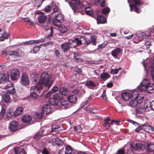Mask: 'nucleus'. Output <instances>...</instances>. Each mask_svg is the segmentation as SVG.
<instances>
[{
	"instance_id": "f257e3e1",
	"label": "nucleus",
	"mask_w": 154,
	"mask_h": 154,
	"mask_svg": "<svg viewBox=\"0 0 154 154\" xmlns=\"http://www.w3.org/2000/svg\"><path fill=\"white\" fill-rule=\"evenodd\" d=\"M143 99V97L139 95L137 91L133 92L132 95V100L129 103V105L133 107H135L137 104L142 103Z\"/></svg>"
},
{
	"instance_id": "f03ea898",
	"label": "nucleus",
	"mask_w": 154,
	"mask_h": 154,
	"mask_svg": "<svg viewBox=\"0 0 154 154\" xmlns=\"http://www.w3.org/2000/svg\"><path fill=\"white\" fill-rule=\"evenodd\" d=\"M50 79L51 77L48 73L44 72L41 76V78L38 84L43 86V85L45 86H48V88H49L51 86L50 84H49Z\"/></svg>"
},
{
	"instance_id": "7ed1b4c3",
	"label": "nucleus",
	"mask_w": 154,
	"mask_h": 154,
	"mask_svg": "<svg viewBox=\"0 0 154 154\" xmlns=\"http://www.w3.org/2000/svg\"><path fill=\"white\" fill-rule=\"evenodd\" d=\"M43 88V86L38 83L36 86L31 87L30 88V96L34 99H36L39 96Z\"/></svg>"
},
{
	"instance_id": "20e7f679",
	"label": "nucleus",
	"mask_w": 154,
	"mask_h": 154,
	"mask_svg": "<svg viewBox=\"0 0 154 154\" xmlns=\"http://www.w3.org/2000/svg\"><path fill=\"white\" fill-rule=\"evenodd\" d=\"M130 146L134 150L136 151H144L146 149L144 145L140 143H130Z\"/></svg>"
},
{
	"instance_id": "39448f33",
	"label": "nucleus",
	"mask_w": 154,
	"mask_h": 154,
	"mask_svg": "<svg viewBox=\"0 0 154 154\" xmlns=\"http://www.w3.org/2000/svg\"><path fill=\"white\" fill-rule=\"evenodd\" d=\"M20 75V72L19 70L17 69H12L10 73V76L12 81H15L18 79Z\"/></svg>"
},
{
	"instance_id": "423d86ee",
	"label": "nucleus",
	"mask_w": 154,
	"mask_h": 154,
	"mask_svg": "<svg viewBox=\"0 0 154 154\" xmlns=\"http://www.w3.org/2000/svg\"><path fill=\"white\" fill-rule=\"evenodd\" d=\"M19 125L17 122L14 121H12L9 123L8 129L11 132H15L18 130Z\"/></svg>"
},
{
	"instance_id": "0eeeda50",
	"label": "nucleus",
	"mask_w": 154,
	"mask_h": 154,
	"mask_svg": "<svg viewBox=\"0 0 154 154\" xmlns=\"http://www.w3.org/2000/svg\"><path fill=\"white\" fill-rule=\"evenodd\" d=\"M51 20L49 19L48 20L47 23L44 24L42 26V28L45 30H48L50 27V33L48 36L49 37H51L53 36V30L52 27L51 26Z\"/></svg>"
},
{
	"instance_id": "6e6552de",
	"label": "nucleus",
	"mask_w": 154,
	"mask_h": 154,
	"mask_svg": "<svg viewBox=\"0 0 154 154\" xmlns=\"http://www.w3.org/2000/svg\"><path fill=\"white\" fill-rule=\"evenodd\" d=\"M69 4L73 10H77L81 7V3L79 0H71Z\"/></svg>"
},
{
	"instance_id": "1a4fd4ad",
	"label": "nucleus",
	"mask_w": 154,
	"mask_h": 154,
	"mask_svg": "<svg viewBox=\"0 0 154 154\" xmlns=\"http://www.w3.org/2000/svg\"><path fill=\"white\" fill-rule=\"evenodd\" d=\"M20 82L24 85H27L29 84V80L28 75L25 73H23L21 78Z\"/></svg>"
},
{
	"instance_id": "9d476101",
	"label": "nucleus",
	"mask_w": 154,
	"mask_h": 154,
	"mask_svg": "<svg viewBox=\"0 0 154 154\" xmlns=\"http://www.w3.org/2000/svg\"><path fill=\"white\" fill-rule=\"evenodd\" d=\"M9 75L8 73L6 74H0V84L4 81L8 82L9 79Z\"/></svg>"
},
{
	"instance_id": "9b49d317",
	"label": "nucleus",
	"mask_w": 154,
	"mask_h": 154,
	"mask_svg": "<svg viewBox=\"0 0 154 154\" xmlns=\"http://www.w3.org/2000/svg\"><path fill=\"white\" fill-rule=\"evenodd\" d=\"M150 83L149 80L147 79H145L143 80L140 85L138 87V89L140 91H143L142 88L143 87H146L149 85Z\"/></svg>"
},
{
	"instance_id": "f8f14e48",
	"label": "nucleus",
	"mask_w": 154,
	"mask_h": 154,
	"mask_svg": "<svg viewBox=\"0 0 154 154\" xmlns=\"http://www.w3.org/2000/svg\"><path fill=\"white\" fill-rule=\"evenodd\" d=\"M144 130L146 132L154 134V128L151 125L146 123L144 124Z\"/></svg>"
},
{
	"instance_id": "ddd939ff",
	"label": "nucleus",
	"mask_w": 154,
	"mask_h": 154,
	"mask_svg": "<svg viewBox=\"0 0 154 154\" xmlns=\"http://www.w3.org/2000/svg\"><path fill=\"white\" fill-rule=\"evenodd\" d=\"M132 92L130 94L128 92H124L122 93L121 96L122 99L125 100H128L131 98L132 100Z\"/></svg>"
},
{
	"instance_id": "4468645a",
	"label": "nucleus",
	"mask_w": 154,
	"mask_h": 154,
	"mask_svg": "<svg viewBox=\"0 0 154 154\" xmlns=\"http://www.w3.org/2000/svg\"><path fill=\"white\" fill-rule=\"evenodd\" d=\"M59 91L62 96L63 95L66 96L68 94L69 92V89L65 87L60 88L59 89Z\"/></svg>"
},
{
	"instance_id": "2eb2a0df",
	"label": "nucleus",
	"mask_w": 154,
	"mask_h": 154,
	"mask_svg": "<svg viewBox=\"0 0 154 154\" xmlns=\"http://www.w3.org/2000/svg\"><path fill=\"white\" fill-rule=\"evenodd\" d=\"M67 99L70 103H75L77 101V97L74 95L70 94L67 97Z\"/></svg>"
},
{
	"instance_id": "dca6fc26",
	"label": "nucleus",
	"mask_w": 154,
	"mask_h": 154,
	"mask_svg": "<svg viewBox=\"0 0 154 154\" xmlns=\"http://www.w3.org/2000/svg\"><path fill=\"white\" fill-rule=\"evenodd\" d=\"M98 21L97 23L103 24L106 23V19L105 17L102 15H98L97 16Z\"/></svg>"
},
{
	"instance_id": "f3484780",
	"label": "nucleus",
	"mask_w": 154,
	"mask_h": 154,
	"mask_svg": "<svg viewBox=\"0 0 154 154\" xmlns=\"http://www.w3.org/2000/svg\"><path fill=\"white\" fill-rule=\"evenodd\" d=\"M32 117L29 115L23 116L22 118V121L24 123H29L32 120Z\"/></svg>"
},
{
	"instance_id": "a211bd4d",
	"label": "nucleus",
	"mask_w": 154,
	"mask_h": 154,
	"mask_svg": "<svg viewBox=\"0 0 154 154\" xmlns=\"http://www.w3.org/2000/svg\"><path fill=\"white\" fill-rule=\"evenodd\" d=\"M97 40L94 35H92L89 40L86 43V45H88L90 44H92L93 45H96Z\"/></svg>"
},
{
	"instance_id": "6ab92c4d",
	"label": "nucleus",
	"mask_w": 154,
	"mask_h": 154,
	"mask_svg": "<svg viewBox=\"0 0 154 154\" xmlns=\"http://www.w3.org/2000/svg\"><path fill=\"white\" fill-rule=\"evenodd\" d=\"M51 106L50 105L47 104L44 105L42 108V111L44 113L46 112V114L49 113L51 111Z\"/></svg>"
},
{
	"instance_id": "aec40b11",
	"label": "nucleus",
	"mask_w": 154,
	"mask_h": 154,
	"mask_svg": "<svg viewBox=\"0 0 154 154\" xmlns=\"http://www.w3.org/2000/svg\"><path fill=\"white\" fill-rule=\"evenodd\" d=\"M129 5L131 11H134L137 13H140V9L138 8L137 6L135 5L130 4Z\"/></svg>"
},
{
	"instance_id": "412c9836",
	"label": "nucleus",
	"mask_w": 154,
	"mask_h": 154,
	"mask_svg": "<svg viewBox=\"0 0 154 154\" xmlns=\"http://www.w3.org/2000/svg\"><path fill=\"white\" fill-rule=\"evenodd\" d=\"M153 39H147L145 40V42L143 46V48L146 49H149L152 45L151 42Z\"/></svg>"
},
{
	"instance_id": "4be33fe9",
	"label": "nucleus",
	"mask_w": 154,
	"mask_h": 154,
	"mask_svg": "<svg viewBox=\"0 0 154 154\" xmlns=\"http://www.w3.org/2000/svg\"><path fill=\"white\" fill-rule=\"evenodd\" d=\"M146 149L148 152H153L154 151V144L152 143H148Z\"/></svg>"
},
{
	"instance_id": "5701e85b",
	"label": "nucleus",
	"mask_w": 154,
	"mask_h": 154,
	"mask_svg": "<svg viewBox=\"0 0 154 154\" xmlns=\"http://www.w3.org/2000/svg\"><path fill=\"white\" fill-rule=\"evenodd\" d=\"M23 112V108L21 107H19L17 108L16 110L14 112L13 115L14 116H17L22 114Z\"/></svg>"
},
{
	"instance_id": "b1692460",
	"label": "nucleus",
	"mask_w": 154,
	"mask_h": 154,
	"mask_svg": "<svg viewBox=\"0 0 154 154\" xmlns=\"http://www.w3.org/2000/svg\"><path fill=\"white\" fill-rule=\"evenodd\" d=\"M59 89L58 87L55 86L53 87L52 89L47 94L46 97H48L51 95V94L54 92H55L58 91Z\"/></svg>"
},
{
	"instance_id": "393cba45",
	"label": "nucleus",
	"mask_w": 154,
	"mask_h": 154,
	"mask_svg": "<svg viewBox=\"0 0 154 154\" xmlns=\"http://www.w3.org/2000/svg\"><path fill=\"white\" fill-rule=\"evenodd\" d=\"M121 51V49L120 48H117L111 51V54L113 57H117Z\"/></svg>"
},
{
	"instance_id": "a878e982",
	"label": "nucleus",
	"mask_w": 154,
	"mask_h": 154,
	"mask_svg": "<svg viewBox=\"0 0 154 154\" xmlns=\"http://www.w3.org/2000/svg\"><path fill=\"white\" fill-rule=\"evenodd\" d=\"M143 88H142L143 91H147L152 90L154 89V83H153L152 84L150 83L148 86L146 87H143Z\"/></svg>"
},
{
	"instance_id": "bb28decb",
	"label": "nucleus",
	"mask_w": 154,
	"mask_h": 154,
	"mask_svg": "<svg viewBox=\"0 0 154 154\" xmlns=\"http://www.w3.org/2000/svg\"><path fill=\"white\" fill-rule=\"evenodd\" d=\"M65 150V154H76L74 152H72V149L71 147L69 145L66 146Z\"/></svg>"
},
{
	"instance_id": "cd10ccee",
	"label": "nucleus",
	"mask_w": 154,
	"mask_h": 154,
	"mask_svg": "<svg viewBox=\"0 0 154 154\" xmlns=\"http://www.w3.org/2000/svg\"><path fill=\"white\" fill-rule=\"evenodd\" d=\"M61 48L64 52H67L69 49V45L68 42L63 43L61 45Z\"/></svg>"
},
{
	"instance_id": "c85d7f7f",
	"label": "nucleus",
	"mask_w": 154,
	"mask_h": 154,
	"mask_svg": "<svg viewBox=\"0 0 154 154\" xmlns=\"http://www.w3.org/2000/svg\"><path fill=\"white\" fill-rule=\"evenodd\" d=\"M8 55L11 56H13L14 57H19L20 55L18 50L16 51H12L8 52Z\"/></svg>"
},
{
	"instance_id": "c756f323",
	"label": "nucleus",
	"mask_w": 154,
	"mask_h": 154,
	"mask_svg": "<svg viewBox=\"0 0 154 154\" xmlns=\"http://www.w3.org/2000/svg\"><path fill=\"white\" fill-rule=\"evenodd\" d=\"M90 105L87 106L85 108V110L86 111H89L91 113L94 114L97 113V109L95 108H92L90 107Z\"/></svg>"
},
{
	"instance_id": "7c9ffc66",
	"label": "nucleus",
	"mask_w": 154,
	"mask_h": 154,
	"mask_svg": "<svg viewBox=\"0 0 154 154\" xmlns=\"http://www.w3.org/2000/svg\"><path fill=\"white\" fill-rule=\"evenodd\" d=\"M47 19V17L45 15H40L38 17V22L39 23H44Z\"/></svg>"
},
{
	"instance_id": "2f4dec72",
	"label": "nucleus",
	"mask_w": 154,
	"mask_h": 154,
	"mask_svg": "<svg viewBox=\"0 0 154 154\" xmlns=\"http://www.w3.org/2000/svg\"><path fill=\"white\" fill-rule=\"evenodd\" d=\"M110 119L109 117H107L104 120V123L103 124V126L104 127L106 128H109L110 127V125L111 123H109Z\"/></svg>"
},
{
	"instance_id": "473e14b6",
	"label": "nucleus",
	"mask_w": 154,
	"mask_h": 154,
	"mask_svg": "<svg viewBox=\"0 0 154 154\" xmlns=\"http://www.w3.org/2000/svg\"><path fill=\"white\" fill-rule=\"evenodd\" d=\"M54 99L57 100H61L63 98V97L62 94L60 93H56L54 94L53 96Z\"/></svg>"
},
{
	"instance_id": "72a5a7b5",
	"label": "nucleus",
	"mask_w": 154,
	"mask_h": 154,
	"mask_svg": "<svg viewBox=\"0 0 154 154\" xmlns=\"http://www.w3.org/2000/svg\"><path fill=\"white\" fill-rule=\"evenodd\" d=\"M137 35L140 41L143 39L145 38L146 37L148 36V35L146 36V34L144 32H140L137 34Z\"/></svg>"
},
{
	"instance_id": "f704fd0d",
	"label": "nucleus",
	"mask_w": 154,
	"mask_h": 154,
	"mask_svg": "<svg viewBox=\"0 0 154 154\" xmlns=\"http://www.w3.org/2000/svg\"><path fill=\"white\" fill-rule=\"evenodd\" d=\"M143 107L145 109V111H148L150 109H152V102L151 103L150 102L145 103L143 105Z\"/></svg>"
},
{
	"instance_id": "c9c22d12",
	"label": "nucleus",
	"mask_w": 154,
	"mask_h": 154,
	"mask_svg": "<svg viewBox=\"0 0 154 154\" xmlns=\"http://www.w3.org/2000/svg\"><path fill=\"white\" fill-rule=\"evenodd\" d=\"M2 98L4 101L7 103L9 102L10 99V95L7 93L4 94L2 96Z\"/></svg>"
},
{
	"instance_id": "e433bc0d",
	"label": "nucleus",
	"mask_w": 154,
	"mask_h": 154,
	"mask_svg": "<svg viewBox=\"0 0 154 154\" xmlns=\"http://www.w3.org/2000/svg\"><path fill=\"white\" fill-rule=\"evenodd\" d=\"M85 11L86 13L91 16H92L93 14V12L91 8L89 7L85 8Z\"/></svg>"
},
{
	"instance_id": "4c0bfd02",
	"label": "nucleus",
	"mask_w": 154,
	"mask_h": 154,
	"mask_svg": "<svg viewBox=\"0 0 154 154\" xmlns=\"http://www.w3.org/2000/svg\"><path fill=\"white\" fill-rule=\"evenodd\" d=\"M60 128V127L58 125L57 123H54L52 125V129L51 132H56L57 131H59L58 129Z\"/></svg>"
},
{
	"instance_id": "58836bf2",
	"label": "nucleus",
	"mask_w": 154,
	"mask_h": 154,
	"mask_svg": "<svg viewBox=\"0 0 154 154\" xmlns=\"http://www.w3.org/2000/svg\"><path fill=\"white\" fill-rule=\"evenodd\" d=\"M85 85L87 86L92 87L93 88L96 87V84L91 80H87L86 82Z\"/></svg>"
},
{
	"instance_id": "ea45409f",
	"label": "nucleus",
	"mask_w": 154,
	"mask_h": 154,
	"mask_svg": "<svg viewBox=\"0 0 154 154\" xmlns=\"http://www.w3.org/2000/svg\"><path fill=\"white\" fill-rule=\"evenodd\" d=\"M100 78L103 80H106L110 77V75L107 72H103L100 76Z\"/></svg>"
},
{
	"instance_id": "a19ab883",
	"label": "nucleus",
	"mask_w": 154,
	"mask_h": 154,
	"mask_svg": "<svg viewBox=\"0 0 154 154\" xmlns=\"http://www.w3.org/2000/svg\"><path fill=\"white\" fill-rule=\"evenodd\" d=\"M145 110V108H143V106H140L137 108L136 112L137 113L141 114L143 113Z\"/></svg>"
},
{
	"instance_id": "79ce46f5",
	"label": "nucleus",
	"mask_w": 154,
	"mask_h": 154,
	"mask_svg": "<svg viewBox=\"0 0 154 154\" xmlns=\"http://www.w3.org/2000/svg\"><path fill=\"white\" fill-rule=\"evenodd\" d=\"M55 142L56 145L58 146H61L64 143L63 141L58 137L55 138Z\"/></svg>"
},
{
	"instance_id": "37998d69",
	"label": "nucleus",
	"mask_w": 154,
	"mask_h": 154,
	"mask_svg": "<svg viewBox=\"0 0 154 154\" xmlns=\"http://www.w3.org/2000/svg\"><path fill=\"white\" fill-rule=\"evenodd\" d=\"M68 42V44L69 45L70 48H75L76 46V43L74 40H70Z\"/></svg>"
},
{
	"instance_id": "c03bdc74",
	"label": "nucleus",
	"mask_w": 154,
	"mask_h": 154,
	"mask_svg": "<svg viewBox=\"0 0 154 154\" xmlns=\"http://www.w3.org/2000/svg\"><path fill=\"white\" fill-rule=\"evenodd\" d=\"M52 8L54 12H59V8L58 6L54 3H52Z\"/></svg>"
},
{
	"instance_id": "a18cd8bd",
	"label": "nucleus",
	"mask_w": 154,
	"mask_h": 154,
	"mask_svg": "<svg viewBox=\"0 0 154 154\" xmlns=\"http://www.w3.org/2000/svg\"><path fill=\"white\" fill-rule=\"evenodd\" d=\"M55 17H54L53 19V23L54 25L56 26H59L61 22L60 20H58Z\"/></svg>"
},
{
	"instance_id": "49530a36",
	"label": "nucleus",
	"mask_w": 154,
	"mask_h": 154,
	"mask_svg": "<svg viewBox=\"0 0 154 154\" xmlns=\"http://www.w3.org/2000/svg\"><path fill=\"white\" fill-rule=\"evenodd\" d=\"M49 101L51 105L56 106L58 104V101L53 98L49 99Z\"/></svg>"
},
{
	"instance_id": "de8ad7c7",
	"label": "nucleus",
	"mask_w": 154,
	"mask_h": 154,
	"mask_svg": "<svg viewBox=\"0 0 154 154\" xmlns=\"http://www.w3.org/2000/svg\"><path fill=\"white\" fill-rule=\"evenodd\" d=\"M61 106H64L65 108H66L68 105L69 104V103L68 101L65 100L63 98L62 99V100H61Z\"/></svg>"
},
{
	"instance_id": "09e8293b",
	"label": "nucleus",
	"mask_w": 154,
	"mask_h": 154,
	"mask_svg": "<svg viewBox=\"0 0 154 154\" xmlns=\"http://www.w3.org/2000/svg\"><path fill=\"white\" fill-rule=\"evenodd\" d=\"M74 60L78 62L80 60V55L78 52L74 53Z\"/></svg>"
},
{
	"instance_id": "8fccbe9b",
	"label": "nucleus",
	"mask_w": 154,
	"mask_h": 154,
	"mask_svg": "<svg viewBox=\"0 0 154 154\" xmlns=\"http://www.w3.org/2000/svg\"><path fill=\"white\" fill-rule=\"evenodd\" d=\"M44 0H36L35 1V7H37V9L38 8L42 5Z\"/></svg>"
},
{
	"instance_id": "3c124183",
	"label": "nucleus",
	"mask_w": 154,
	"mask_h": 154,
	"mask_svg": "<svg viewBox=\"0 0 154 154\" xmlns=\"http://www.w3.org/2000/svg\"><path fill=\"white\" fill-rule=\"evenodd\" d=\"M58 20H60L61 22L64 20L63 16L60 14H59L57 15H56L55 17Z\"/></svg>"
},
{
	"instance_id": "603ef678",
	"label": "nucleus",
	"mask_w": 154,
	"mask_h": 154,
	"mask_svg": "<svg viewBox=\"0 0 154 154\" xmlns=\"http://www.w3.org/2000/svg\"><path fill=\"white\" fill-rule=\"evenodd\" d=\"M42 45H40L39 46H36L34 47L33 49V52L34 53H36L38 51L40 48L42 47Z\"/></svg>"
},
{
	"instance_id": "864d4df0",
	"label": "nucleus",
	"mask_w": 154,
	"mask_h": 154,
	"mask_svg": "<svg viewBox=\"0 0 154 154\" xmlns=\"http://www.w3.org/2000/svg\"><path fill=\"white\" fill-rule=\"evenodd\" d=\"M144 124L141 125H140L134 131L135 132H138L141 130H144Z\"/></svg>"
},
{
	"instance_id": "5fc2aeb1",
	"label": "nucleus",
	"mask_w": 154,
	"mask_h": 154,
	"mask_svg": "<svg viewBox=\"0 0 154 154\" xmlns=\"http://www.w3.org/2000/svg\"><path fill=\"white\" fill-rule=\"evenodd\" d=\"M67 29L65 26L60 27L59 29L60 32L63 33H64L66 32L67 31Z\"/></svg>"
},
{
	"instance_id": "6e6d98bb",
	"label": "nucleus",
	"mask_w": 154,
	"mask_h": 154,
	"mask_svg": "<svg viewBox=\"0 0 154 154\" xmlns=\"http://www.w3.org/2000/svg\"><path fill=\"white\" fill-rule=\"evenodd\" d=\"M110 11V9L109 8L105 7L103 9L102 13L104 14H106L109 13Z\"/></svg>"
},
{
	"instance_id": "4d7b16f0",
	"label": "nucleus",
	"mask_w": 154,
	"mask_h": 154,
	"mask_svg": "<svg viewBox=\"0 0 154 154\" xmlns=\"http://www.w3.org/2000/svg\"><path fill=\"white\" fill-rule=\"evenodd\" d=\"M150 72L152 78V81L154 82V67L151 65L150 66Z\"/></svg>"
},
{
	"instance_id": "13d9d810",
	"label": "nucleus",
	"mask_w": 154,
	"mask_h": 154,
	"mask_svg": "<svg viewBox=\"0 0 154 154\" xmlns=\"http://www.w3.org/2000/svg\"><path fill=\"white\" fill-rule=\"evenodd\" d=\"M134 2V4L136 5H143V2H141L140 0H133Z\"/></svg>"
},
{
	"instance_id": "bf43d9fd",
	"label": "nucleus",
	"mask_w": 154,
	"mask_h": 154,
	"mask_svg": "<svg viewBox=\"0 0 154 154\" xmlns=\"http://www.w3.org/2000/svg\"><path fill=\"white\" fill-rule=\"evenodd\" d=\"M80 39L81 44L85 43L86 45V43L88 41L86 40L85 38L84 37H81L80 38Z\"/></svg>"
},
{
	"instance_id": "052dcab7",
	"label": "nucleus",
	"mask_w": 154,
	"mask_h": 154,
	"mask_svg": "<svg viewBox=\"0 0 154 154\" xmlns=\"http://www.w3.org/2000/svg\"><path fill=\"white\" fill-rule=\"evenodd\" d=\"M43 134V133L41 131L38 132L35 136L34 137V139H36L38 138H41V135Z\"/></svg>"
},
{
	"instance_id": "680f3d73",
	"label": "nucleus",
	"mask_w": 154,
	"mask_h": 154,
	"mask_svg": "<svg viewBox=\"0 0 154 154\" xmlns=\"http://www.w3.org/2000/svg\"><path fill=\"white\" fill-rule=\"evenodd\" d=\"M44 114V113L42 111L40 113H37L36 115L38 119H40L43 116Z\"/></svg>"
},
{
	"instance_id": "e2e57ef3",
	"label": "nucleus",
	"mask_w": 154,
	"mask_h": 154,
	"mask_svg": "<svg viewBox=\"0 0 154 154\" xmlns=\"http://www.w3.org/2000/svg\"><path fill=\"white\" fill-rule=\"evenodd\" d=\"M51 10V7L50 5H48L45 8V12H50Z\"/></svg>"
},
{
	"instance_id": "0e129e2a",
	"label": "nucleus",
	"mask_w": 154,
	"mask_h": 154,
	"mask_svg": "<svg viewBox=\"0 0 154 154\" xmlns=\"http://www.w3.org/2000/svg\"><path fill=\"white\" fill-rule=\"evenodd\" d=\"M5 114V110H2L0 112V120L3 118Z\"/></svg>"
},
{
	"instance_id": "69168bd1",
	"label": "nucleus",
	"mask_w": 154,
	"mask_h": 154,
	"mask_svg": "<svg viewBox=\"0 0 154 154\" xmlns=\"http://www.w3.org/2000/svg\"><path fill=\"white\" fill-rule=\"evenodd\" d=\"M118 72V69H112L110 71V73L112 74H116Z\"/></svg>"
},
{
	"instance_id": "338daca9",
	"label": "nucleus",
	"mask_w": 154,
	"mask_h": 154,
	"mask_svg": "<svg viewBox=\"0 0 154 154\" xmlns=\"http://www.w3.org/2000/svg\"><path fill=\"white\" fill-rule=\"evenodd\" d=\"M125 153L124 149H120L117 151L116 154H124Z\"/></svg>"
},
{
	"instance_id": "774afa93",
	"label": "nucleus",
	"mask_w": 154,
	"mask_h": 154,
	"mask_svg": "<svg viewBox=\"0 0 154 154\" xmlns=\"http://www.w3.org/2000/svg\"><path fill=\"white\" fill-rule=\"evenodd\" d=\"M54 54L57 57H59L60 56V53L58 50H57L55 51Z\"/></svg>"
}]
</instances>
